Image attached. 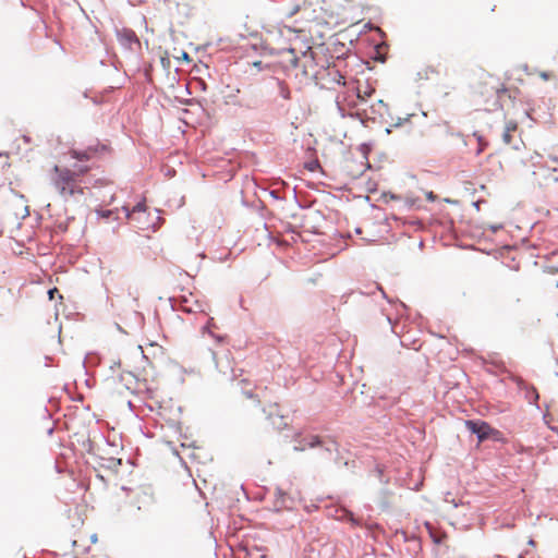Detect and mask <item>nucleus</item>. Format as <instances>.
<instances>
[{"mask_svg": "<svg viewBox=\"0 0 558 558\" xmlns=\"http://www.w3.org/2000/svg\"><path fill=\"white\" fill-rule=\"evenodd\" d=\"M88 167H81L75 171L66 168L54 167L53 185L59 194L68 199L83 194L80 177L87 173Z\"/></svg>", "mask_w": 558, "mask_h": 558, "instance_id": "f257e3e1", "label": "nucleus"}, {"mask_svg": "<svg viewBox=\"0 0 558 558\" xmlns=\"http://www.w3.org/2000/svg\"><path fill=\"white\" fill-rule=\"evenodd\" d=\"M327 59L324 54H317L311 47L300 54L299 76L312 77L316 82L324 74V65Z\"/></svg>", "mask_w": 558, "mask_h": 558, "instance_id": "f03ea898", "label": "nucleus"}, {"mask_svg": "<svg viewBox=\"0 0 558 558\" xmlns=\"http://www.w3.org/2000/svg\"><path fill=\"white\" fill-rule=\"evenodd\" d=\"M466 428L477 435L478 441L483 442L488 438H493L495 440L501 439V434L499 430L493 428L488 423L483 421H465Z\"/></svg>", "mask_w": 558, "mask_h": 558, "instance_id": "7ed1b4c3", "label": "nucleus"}, {"mask_svg": "<svg viewBox=\"0 0 558 558\" xmlns=\"http://www.w3.org/2000/svg\"><path fill=\"white\" fill-rule=\"evenodd\" d=\"M280 54V63L283 70L289 74H294L295 77L299 76V62L300 56L296 54L295 50L291 47H282V49L277 51Z\"/></svg>", "mask_w": 558, "mask_h": 558, "instance_id": "20e7f679", "label": "nucleus"}, {"mask_svg": "<svg viewBox=\"0 0 558 558\" xmlns=\"http://www.w3.org/2000/svg\"><path fill=\"white\" fill-rule=\"evenodd\" d=\"M316 83L322 84L323 86L331 87L333 84L344 85L345 80L340 71L336 68V65H331L327 61V63L324 65V74H322V78H318Z\"/></svg>", "mask_w": 558, "mask_h": 558, "instance_id": "39448f33", "label": "nucleus"}, {"mask_svg": "<svg viewBox=\"0 0 558 558\" xmlns=\"http://www.w3.org/2000/svg\"><path fill=\"white\" fill-rule=\"evenodd\" d=\"M502 142L506 145H512L514 149H519V143H522L517 121L509 120L505 124L502 132Z\"/></svg>", "mask_w": 558, "mask_h": 558, "instance_id": "423d86ee", "label": "nucleus"}, {"mask_svg": "<svg viewBox=\"0 0 558 558\" xmlns=\"http://www.w3.org/2000/svg\"><path fill=\"white\" fill-rule=\"evenodd\" d=\"M126 213L128 219L137 223L138 228L144 229V222L142 221V216L146 214V204L145 202L137 203L131 210L128 207H123Z\"/></svg>", "mask_w": 558, "mask_h": 558, "instance_id": "0eeeda50", "label": "nucleus"}, {"mask_svg": "<svg viewBox=\"0 0 558 558\" xmlns=\"http://www.w3.org/2000/svg\"><path fill=\"white\" fill-rule=\"evenodd\" d=\"M535 167H539L543 169H547L550 171H558V156H547V157H539V161L534 163Z\"/></svg>", "mask_w": 558, "mask_h": 558, "instance_id": "6e6552de", "label": "nucleus"}, {"mask_svg": "<svg viewBox=\"0 0 558 558\" xmlns=\"http://www.w3.org/2000/svg\"><path fill=\"white\" fill-rule=\"evenodd\" d=\"M86 149L88 150V154L93 156V158L110 153L109 145L99 143L98 141L95 144L88 145Z\"/></svg>", "mask_w": 558, "mask_h": 558, "instance_id": "1a4fd4ad", "label": "nucleus"}, {"mask_svg": "<svg viewBox=\"0 0 558 558\" xmlns=\"http://www.w3.org/2000/svg\"><path fill=\"white\" fill-rule=\"evenodd\" d=\"M118 37L123 45L131 46L132 44H138L136 34L131 29H123L119 32Z\"/></svg>", "mask_w": 558, "mask_h": 558, "instance_id": "9d476101", "label": "nucleus"}, {"mask_svg": "<svg viewBox=\"0 0 558 558\" xmlns=\"http://www.w3.org/2000/svg\"><path fill=\"white\" fill-rule=\"evenodd\" d=\"M69 154L72 158L77 159V160L93 159V156L90 154H88V150L86 148L84 150L71 149Z\"/></svg>", "mask_w": 558, "mask_h": 558, "instance_id": "9b49d317", "label": "nucleus"}, {"mask_svg": "<svg viewBox=\"0 0 558 558\" xmlns=\"http://www.w3.org/2000/svg\"><path fill=\"white\" fill-rule=\"evenodd\" d=\"M283 35V29H278L277 32H269L267 41L269 45L274 44L277 39V37Z\"/></svg>", "mask_w": 558, "mask_h": 558, "instance_id": "f8f14e48", "label": "nucleus"}, {"mask_svg": "<svg viewBox=\"0 0 558 558\" xmlns=\"http://www.w3.org/2000/svg\"><path fill=\"white\" fill-rule=\"evenodd\" d=\"M474 137H475V138L477 140V142H478V148H477V151H476V153H477V154H481V153L485 149V147L487 146V143H486V142H484V141H483V137H482L480 134H477V133H474Z\"/></svg>", "mask_w": 558, "mask_h": 558, "instance_id": "ddd939ff", "label": "nucleus"}, {"mask_svg": "<svg viewBox=\"0 0 558 558\" xmlns=\"http://www.w3.org/2000/svg\"><path fill=\"white\" fill-rule=\"evenodd\" d=\"M279 87H280V95L284 98V99H289L290 98V90L288 88V86L280 82L279 83Z\"/></svg>", "mask_w": 558, "mask_h": 558, "instance_id": "4468645a", "label": "nucleus"}, {"mask_svg": "<svg viewBox=\"0 0 558 558\" xmlns=\"http://www.w3.org/2000/svg\"><path fill=\"white\" fill-rule=\"evenodd\" d=\"M278 409H279V405L277 403L272 404L270 407V410H269L268 414H267V417L269 420H271L274 414H278Z\"/></svg>", "mask_w": 558, "mask_h": 558, "instance_id": "2eb2a0df", "label": "nucleus"}, {"mask_svg": "<svg viewBox=\"0 0 558 558\" xmlns=\"http://www.w3.org/2000/svg\"><path fill=\"white\" fill-rule=\"evenodd\" d=\"M244 397L247 398V399H253L256 401L257 404L260 403V400L258 399V397L256 395H254L252 391H244L243 392Z\"/></svg>", "mask_w": 558, "mask_h": 558, "instance_id": "dca6fc26", "label": "nucleus"}, {"mask_svg": "<svg viewBox=\"0 0 558 558\" xmlns=\"http://www.w3.org/2000/svg\"><path fill=\"white\" fill-rule=\"evenodd\" d=\"M111 210H101L99 211L100 217L108 219L111 216Z\"/></svg>", "mask_w": 558, "mask_h": 558, "instance_id": "f3484780", "label": "nucleus"}, {"mask_svg": "<svg viewBox=\"0 0 558 558\" xmlns=\"http://www.w3.org/2000/svg\"><path fill=\"white\" fill-rule=\"evenodd\" d=\"M541 77L544 78V80H549L553 77V75L550 73H547V72H542L541 73Z\"/></svg>", "mask_w": 558, "mask_h": 558, "instance_id": "a211bd4d", "label": "nucleus"}, {"mask_svg": "<svg viewBox=\"0 0 558 558\" xmlns=\"http://www.w3.org/2000/svg\"><path fill=\"white\" fill-rule=\"evenodd\" d=\"M262 64H263L262 61L253 62V66H255L258 71H260L263 69Z\"/></svg>", "mask_w": 558, "mask_h": 558, "instance_id": "6ab92c4d", "label": "nucleus"}, {"mask_svg": "<svg viewBox=\"0 0 558 558\" xmlns=\"http://www.w3.org/2000/svg\"><path fill=\"white\" fill-rule=\"evenodd\" d=\"M320 442L319 438L317 436L313 437V441L311 442V446L318 445Z\"/></svg>", "mask_w": 558, "mask_h": 558, "instance_id": "aec40b11", "label": "nucleus"}, {"mask_svg": "<svg viewBox=\"0 0 558 558\" xmlns=\"http://www.w3.org/2000/svg\"><path fill=\"white\" fill-rule=\"evenodd\" d=\"M492 90L494 92L495 95H498L500 92L498 87H492Z\"/></svg>", "mask_w": 558, "mask_h": 558, "instance_id": "412c9836", "label": "nucleus"}, {"mask_svg": "<svg viewBox=\"0 0 558 558\" xmlns=\"http://www.w3.org/2000/svg\"><path fill=\"white\" fill-rule=\"evenodd\" d=\"M529 544H530L531 546H534V545H535V542H534L533 539H530V541H529Z\"/></svg>", "mask_w": 558, "mask_h": 558, "instance_id": "4be33fe9", "label": "nucleus"}, {"mask_svg": "<svg viewBox=\"0 0 558 558\" xmlns=\"http://www.w3.org/2000/svg\"><path fill=\"white\" fill-rule=\"evenodd\" d=\"M286 32H288L289 34L292 33V31L290 28H286Z\"/></svg>", "mask_w": 558, "mask_h": 558, "instance_id": "5701e85b", "label": "nucleus"}, {"mask_svg": "<svg viewBox=\"0 0 558 558\" xmlns=\"http://www.w3.org/2000/svg\"><path fill=\"white\" fill-rule=\"evenodd\" d=\"M49 294H50V298H52V295H53V291H52V290H51V291H49Z\"/></svg>", "mask_w": 558, "mask_h": 558, "instance_id": "b1692460", "label": "nucleus"}, {"mask_svg": "<svg viewBox=\"0 0 558 558\" xmlns=\"http://www.w3.org/2000/svg\"><path fill=\"white\" fill-rule=\"evenodd\" d=\"M259 558H266V556L262 555Z\"/></svg>", "mask_w": 558, "mask_h": 558, "instance_id": "393cba45", "label": "nucleus"}]
</instances>
